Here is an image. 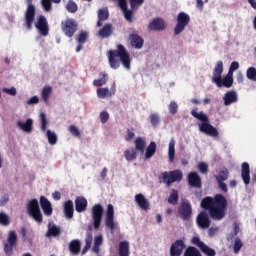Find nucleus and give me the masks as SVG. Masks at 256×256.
Instances as JSON below:
<instances>
[{"label":"nucleus","instance_id":"dca6fc26","mask_svg":"<svg viewBox=\"0 0 256 256\" xmlns=\"http://www.w3.org/2000/svg\"><path fill=\"white\" fill-rule=\"evenodd\" d=\"M149 31H165L167 22L163 18H154L148 25Z\"/></svg>","mask_w":256,"mask_h":256},{"label":"nucleus","instance_id":"9b49d317","mask_svg":"<svg viewBox=\"0 0 256 256\" xmlns=\"http://www.w3.org/2000/svg\"><path fill=\"white\" fill-rule=\"evenodd\" d=\"M193 214V208H191V203L189 201L181 202L178 208V215L182 221H189L191 215Z\"/></svg>","mask_w":256,"mask_h":256},{"label":"nucleus","instance_id":"ea45409f","mask_svg":"<svg viewBox=\"0 0 256 256\" xmlns=\"http://www.w3.org/2000/svg\"><path fill=\"white\" fill-rule=\"evenodd\" d=\"M168 159L170 163L175 161V140H170L169 147H168Z\"/></svg>","mask_w":256,"mask_h":256},{"label":"nucleus","instance_id":"e2e57ef3","mask_svg":"<svg viewBox=\"0 0 256 256\" xmlns=\"http://www.w3.org/2000/svg\"><path fill=\"white\" fill-rule=\"evenodd\" d=\"M100 121H101L102 124L107 123V121H109V112L102 111L100 113Z\"/></svg>","mask_w":256,"mask_h":256},{"label":"nucleus","instance_id":"a878e982","mask_svg":"<svg viewBox=\"0 0 256 256\" xmlns=\"http://www.w3.org/2000/svg\"><path fill=\"white\" fill-rule=\"evenodd\" d=\"M99 37L101 39H108V37H111L113 35V24L107 23L105 24L99 31H98Z\"/></svg>","mask_w":256,"mask_h":256},{"label":"nucleus","instance_id":"680f3d73","mask_svg":"<svg viewBox=\"0 0 256 256\" xmlns=\"http://www.w3.org/2000/svg\"><path fill=\"white\" fill-rule=\"evenodd\" d=\"M3 93H7L8 95H11L12 97H15L17 95V88L11 87V88H3Z\"/></svg>","mask_w":256,"mask_h":256},{"label":"nucleus","instance_id":"2f4dec72","mask_svg":"<svg viewBox=\"0 0 256 256\" xmlns=\"http://www.w3.org/2000/svg\"><path fill=\"white\" fill-rule=\"evenodd\" d=\"M170 180L172 183H179V181L183 180V171L176 169L170 171Z\"/></svg>","mask_w":256,"mask_h":256},{"label":"nucleus","instance_id":"338daca9","mask_svg":"<svg viewBox=\"0 0 256 256\" xmlns=\"http://www.w3.org/2000/svg\"><path fill=\"white\" fill-rule=\"evenodd\" d=\"M9 203V194H4L0 199V205L4 206Z\"/></svg>","mask_w":256,"mask_h":256},{"label":"nucleus","instance_id":"ddd939ff","mask_svg":"<svg viewBox=\"0 0 256 256\" xmlns=\"http://www.w3.org/2000/svg\"><path fill=\"white\" fill-rule=\"evenodd\" d=\"M35 27L42 37H47V35H49V23L47 22V18L45 16L40 15L38 17Z\"/></svg>","mask_w":256,"mask_h":256},{"label":"nucleus","instance_id":"79ce46f5","mask_svg":"<svg viewBox=\"0 0 256 256\" xmlns=\"http://www.w3.org/2000/svg\"><path fill=\"white\" fill-rule=\"evenodd\" d=\"M126 161H135L137 159V151L135 148L128 149L124 152Z\"/></svg>","mask_w":256,"mask_h":256},{"label":"nucleus","instance_id":"a19ab883","mask_svg":"<svg viewBox=\"0 0 256 256\" xmlns=\"http://www.w3.org/2000/svg\"><path fill=\"white\" fill-rule=\"evenodd\" d=\"M168 203H170V205H177V203H179V192L176 189L171 190Z\"/></svg>","mask_w":256,"mask_h":256},{"label":"nucleus","instance_id":"de8ad7c7","mask_svg":"<svg viewBox=\"0 0 256 256\" xmlns=\"http://www.w3.org/2000/svg\"><path fill=\"white\" fill-rule=\"evenodd\" d=\"M48 143L50 145H57V134L55 132H52L51 130H47L46 132Z\"/></svg>","mask_w":256,"mask_h":256},{"label":"nucleus","instance_id":"4d7b16f0","mask_svg":"<svg viewBox=\"0 0 256 256\" xmlns=\"http://www.w3.org/2000/svg\"><path fill=\"white\" fill-rule=\"evenodd\" d=\"M68 131L71 133V135H73V137H81L79 128L73 124L69 126Z\"/></svg>","mask_w":256,"mask_h":256},{"label":"nucleus","instance_id":"3c124183","mask_svg":"<svg viewBox=\"0 0 256 256\" xmlns=\"http://www.w3.org/2000/svg\"><path fill=\"white\" fill-rule=\"evenodd\" d=\"M150 123L152 127H157V125L161 123V119L159 118V115L156 113L150 114Z\"/></svg>","mask_w":256,"mask_h":256},{"label":"nucleus","instance_id":"bf43d9fd","mask_svg":"<svg viewBox=\"0 0 256 256\" xmlns=\"http://www.w3.org/2000/svg\"><path fill=\"white\" fill-rule=\"evenodd\" d=\"M242 247H243V242L239 238H236L234 242V247H233L234 253H239Z\"/></svg>","mask_w":256,"mask_h":256},{"label":"nucleus","instance_id":"13d9d810","mask_svg":"<svg viewBox=\"0 0 256 256\" xmlns=\"http://www.w3.org/2000/svg\"><path fill=\"white\" fill-rule=\"evenodd\" d=\"M40 121H41V131H47V115L45 113L40 114Z\"/></svg>","mask_w":256,"mask_h":256},{"label":"nucleus","instance_id":"5fc2aeb1","mask_svg":"<svg viewBox=\"0 0 256 256\" xmlns=\"http://www.w3.org/2000/svg\"><path fill=\"white\" fill-rule=\"evenodd\" d=\"M11 221L9 220V216L3 212H0V224L4 225V227H7Z\"/></svg>","mask_w":256,"mask_h":256},{"label":"nucleus","instance_id":"b1692460","mask_svg":"<svg viewBox=\"0 0 256 256\" xmlns=\"http://www.w3.org/2000/svg\"><path fill=\"white\" fill-rule=\"evenodd\" d=\"M135 202L137 203L138 207L142 209V211H149V208L151 207L149 200H147L143 194H136Z\"/></svg>","mask_w":256,"mask_h":256},{"label":"nucleus","instance_id":"2eb2a0df","mask_svg":"<svg viewBox=\"0 0 256 256\" xmlns=\"http://www.w3.org/2000/svg\"><path fill=\"white\" fill-rule=\"evenodd\" d=\"M197 226L200 229H209L211 227V219H209V214L207 212H200L196 218Z\"/></svg>","mask_w":256,"mask_h":256},{"label":"nucleus","instance_id":"6e6d98bb","mask_svg":"<svg viewBox=\"0 0 256 256\" xmlns=\"http://www.w3.org/2000/svg\"><path fill=\"white\" fill-rule=\"evenodd\" d=\"M197 167L198 171H200V173H202L203 175L209 172V165L205 162H200Z\"/></svg>","mask_w":256,"mask_h":256},{"label":"nucleus","instance_id":"c9c22d12","mask_svg":"<svg viewBox=\"0 0 256 256\" xmlns=\"http://www.w3.org/2000/svg\"><path fill=\"white\" fill-rule=\"evenodd\" d=\"M119 256H129V242L127 241H121L119 243V249H118Z\"/></svg>","mask_w":256,"mask_h":256},{"label":"nucleus","instance_id":"f257e3e1","mask_svg":"<svg viewBox=\"0 0 256 256\" xmlns=\"http://www.w3.org/2000/svg\"><path fill=\"white\" fill-rule=\"evenodd\" d=\"M201 207L208 211L210 218L213 221H223L227 215L229 201L223 194H216L214 197L207 196L202 199Z\"/></svg>","mask_w":256,"mask_h":256},{"label":"nucleus","instance_id":"49530a36","mask_svg":"<svg viewBox=\"0 0 256 256\" xmlns=\"http://www.w3.org/2000/svg\"><path fill=\"white\" fill-rule=\"evenodd\" d=\"M87 39H89V34L86 31H82L79 33L76 41L80 45H85V43H87Z\"/></svg>","mask_w":256,"mask_h":256},{"label":"nucleus","instance_id":"423d86ee","mask_svg":"<svg viewBox=\"0 0 256 256\" xmlns=\"http://www.w3.org/2000/svg\"><path fill=\"white\" fill-rule=\"evenodd\" d=\"M61 29L66 37H73L75 33H77V29H79V25L77 21L72 18H67L65 21L61 22Z\"/></svg>","mask_w":256,"mask_h":256},{"label":"nucleus","instance_id":"cd10ccee","mask_svg":"<svg viewBox=\"0 0 256 256\" xmlns=\"http://www.w3.org/2000/svg\"><path fill=\"white\" fill-rule=\"evenodd\" d=\"M17 127L22 129L25 133H31L33 131V119L28 118L26 122L18 121Z\"/></svg>","mask_w":256,"mask_h":256},{"label":"nucleus","instance_id":"6e6552de","mask_svg":"<svg viewBox=\"0 0 256 256\" xmlns=\"http://www.w3.org/2000/svg\"><path fill=\"white\" fill-rule=\"evenodd\" d=\"M103 205L95 204L91 209V217L93 221V228L97 231L101 227V222L103 221Z\"/></svg>","mask_w":256,"mask_h":256},{"label":"nucleus","instance_id":"8fccbe9b","mask_svg":"<svg viewBox=\"0 0 256 256\" xmlns=\"http://www.w3.org/2000/svg\"><path fill=\"white\" fill-rule=\"evenodd\" d=\"M246 77L249 81H256V68L249 67L246 71Z\"/></svg>","mask_w":256,"mask_h":256},{"label":"nucleus","instance_id":"864d4df0","mask_svg":"<svg viewBox=\"0 0 256 256\" xmlns=\"http://www.w3.org/2000/svg\"><path fill=\"white\" fill-rule=\"evenodd\" d=\"M51 3H53L52 0H41V5H42L44 11L49 13V11H51V9H53V5Z\"/></svg>","mask_w":256,"mask_h":256},{"label":"nucleus","instance_id":"0eeeda50","mask_svg":"<svg viewBox=\"0 0 256 256\" xmlns=\"http://www.w3.org/2000/svg\"><path fill=\"white\" fill-rule=\"evenodd\" d=\"M176 26L174 28V35H180L185 31V27L191 23V17L185 12H180L176 18Z\"/></svg>","mask_w":256,"mask_h":256},{"label":"nucleus","instance_id":"4468645a","mask_svg":"<svg viewBox=\"0 0 256 256\" xmlns=\"http://www.w3.org/2000/svg\"><path fill=\"white\" fill-rule=\"evenodd\" d=\"M105 226L110 229V231H115V209L111 204L107 206Z\"/></svg>","mask_w":256,"mask_h":256},{"label":"nucleus","instance_id":"bb28decb","mask_svg":"<svg viewBox=\"0 0 256 256\" xmlns=\"http://www.w3.org/2000/svg\"><path fill=\"white\" fill-rule=\"evenodd\" d=\"M143 3H145V0H129V5L131 9H128V11H131L132 14L130 15V19H126V21H128L129 23H133V15L135 11H137L139 7L143 5Z\"/></svg>","mask_w":256,"mask_h":256},{"label":"nucleus","instance_id":"774afa93","mask_svg":"<svg viewBox=\"0 0 256 256\" xmlns=\"http://www.w3.org/2000/svg\"><path fill=\"white\" fill-rule=\"evenodd\" d=\"M94 245H98L101 247V245H103V236L102 235H98L94 238Z\"/></svg>","mask_w":256,"mask_h":256},{"label":"nucleus","instance_id":"39448f33","mask_svg":"<svg viewBox=\"0 0 256 256\" xmlns=\"http://www.w3.org/2000/svg\"><path fill=\"white\" fill-rule=\"evenodd\" d=\"M27 212L36 223L39 225L43 223V214L41 213V208L39 207V201H37V199H32L28 202Z\"/></svg>","mask_w":256,"mask_h":256},{"label":"nucleus","instance_id":"a211bd4d","mask_svg":"<svg viewBox=\"0 0 256 256\" xmlns=\"http://www.w3.org/2000/svg\"><path fill=\"white\" fill-rule=\"evenodd\" d=\"M183 249H185V242L183 240H176L171 244L170 256H181Z\"/></svg>","mask_w":256,"mask_h":256},{"label":"nucleus","instance_id":"c03bdc74","mask_svg":"<svg viewBox=\"0 0 256 256\" xmlns=\"http://www.w3.org/2000/svg\"><path fill=\"white\" fill-rule=\"evenodd\" d=\"M215 178L217 182L227 181L229 179V170L227 168L220 170Z\"/></svg>","mask_w":256,"mask_h":256},{"label":"nucleus","instance_id":"473e14b6","mask_svg":"<svg viewBox=\"0 0 256 256\" xmlns=\"http://www.w3.org/2000/svg\"><path fill=\"white\" fill-rule=\"evenodd\" d=\"M155 153H157V143L152 141L146 148L145 159H151V157H153Z\"/></svg>","mask_w":256,"mask_h":256},{"label":"nucleus","instance_id":"aec40b11","mask_svg":"<svg viewBox=\"0 0 256 256\" xmlns=\"http://www.w3.org/2000/svg\"><path fill=\"white\" fill-rule=\"evenodd\" d=\"M241 178L244 185H249V183H251V168L247 162H244L241 165Z\"/></svg>","mask_w":256,"mask_h":256},{"label":"nucleus","instance_id":"f3484780","mask_svg":"<svg viewBox=\"0 0 256 256\" xmlns=\"http://www.w3.org/2000/svg\"><path fill=\"white\" fill-rule=\"evenodd\" d=\"M187 181L190 187H194L195 189H201L202 187L201 176L197 172L188 173Z\"/></svg>","mask_w":256,"mask_h":256},{"label":"nucleus","instance_id":"412c9836","mask_svg":"<svg viewBox=\"0 0 256 256\" xmlns=\"http://www.w3.org/2000/svg\"><path fill=\"white\" fill-rule=\"evenodd\" d=\"M129 39L131 47H133L134 49H143L145 40H143V38L139 36L137 33L130 34Z\"/></svg>","mask_w":256,"mask_h":256},{"label":"nucleus","instance_id":"6ab92c4d","mask_svg":"<svg viewBox=\"0 0 256 256\" xmlns=\"http://www.w3.org/2000/svg\"><path fill=\"white\" fill-rule=\"evenodd\" d=\"M40 207L46 217H51V215H53V206L47 197H40Z\"/></svg>","mask_w":256,"mask_h":256},{"label":"nucleus","instance_id":"f03ea898","mask_svg":"<svg viewBox=\"0 0 256 256\" xmlns=\"http://www.w3.org/2000/svg\"><path fill=\"white\" fill-rule=\"evenodd\" d=\"M117 57H119L121 62ZM108 62L111 69H119V67H121V63L125 69H131V57L123 44H119L116 50H110L108 52Z\"/></svg>","mask_w":256,"mask_h":256},{"label":"nucleus","instance_id":"393cba45","mask_svg":"<svg viewBox=\"0 0 256 256\" xmlns=\"http://www.w3.org/2000/svg\"><path fill=\"white\" fill-rule=\"evenodd\" d=\"M93 243V227L89 226L87 233H86V238H85V246L82 249V255H85L89 249H91V244Z\"/></svg>","mask_w":256,"mask_h":256},{"label":"nucleus","instance_id":"7ed1b4c3","mask_svg":"<svg viewBox=\"0 0 256 256\" xmlns=\"http://www.w3.org/2000/svg\"><path fill=\"white\" fill-rule=\"evenodd\" d=\"M198 109L194 108L191 110V115L194 119L201 121L199 124V131L208 135V137H219V131L213 125L209 123V116L203 111L197 112Z\"/></svg>","mask_w":256,"mask_h":256},{"label":"nucleus","instance_id":"58836bf2","mask_svg":"<svg viewBox=\"0 0 256 256\" xmlns=\"http://www.w3.org/2000/svg\"><path fill=\"white\" fill-rule=\"evenodd\" d=\"M113 95H115V91L111 92L109 91V88L97 89V97H99V99H105L106 97H112Z\"/></svg>","mask_w":256,"mask_h":256},{"label":"nucleus","instance_id":"0e129e2a","mask_svg":"<svg viewBox=\"0 0 256 256\" xmlns=\"http://www.w3.org/2000/svg\"><path fill=\"white\" fill-rule=\"evenodd\" d=\"M237 69H239V62L234 61V62H232V63L230 64L228 73H229L230 75H233V72H234V71H237Z\"/></svg>","mask_w":256,"mask_h":256},{"label":"nucleus","instance_id":"1a4fd4ad","mask_svg":"<svg viewBox=\"0 0 256 256\" xmlns=\"http://www.w3.org/2000/svg\"><path fill=\"white\" fill-rule=\"evenodd\" d=\"M27 1V9L24 14V19H25V26L27 29L31 30L33 29V23L35 21V5H33V0H26Z\"/></svg>","mask_w":256,"mask_h":256},{"label":"nucleus","instance_id":"72a5a7b5","mask_svg":"<svg viewBox=\"0 0 256 256\" xmlns=\"http://www.w3.org/2000/svg\"><path fill=\"white\" fill-rule=\"evenodd\" d=\"M59 235H61V228L57 225L51 226V224H49L46 237H59Z\"/></svg>","mask_w":256,"mask_h":256},{"label":"nucleus","instance_id":"603ef678","mask_svg":"<svg viewBox=\"0 0 256 256\" xmlns=\"http://www.w3.org/2000/svg\"><path fill=\"white\" fill-rule=\"evenodd\" d=\"M168 111L171 115H177V111H179V105H177L175 101H171L168 106Z\"/></svg>","mask_w":256,"mask_h":256},{"label":"nucleus","instance_id":"a18cd8bd","mask_svg":"<svg viewBox=\"0 0 256 256\" xmlns=\"http://www.w3.org/2000/svg\"><path fill=\"white\" fill-rule=\"evenodd\" d=\"M66 11H68V13H75L76 11H79V6H77V3L73 0H68L67 4H66Z\"/></svg>","mask_w":256,"mask_h":256},{"label":"nucleus","instance_id":"c85d7f7f","mask_svg":"<svg viewBox=\"0 0 256 256\" xmlns=\"http://www.w3.org/2000/svg\"><path fill=\"white\" fill-rule=\"evenodd\" d=\"M75 208L73 206V200H67L64 203V215L67 219H73V213Z\"/></svg>","mask_w":256,"mask_h":256},{"label":"nucleus","instance_id":"f704fd0d","mask_svg":"<svg viewBox=\"0 0 256 256\" xmlns=\"http://www.w3.org/2000/svg\"><path fill=\"white\" fill-rule=\"evenodd\" d=\"M159 181H160V183H165L167 185V187H171V185H173V182L171 180V173H170V171L162 172L159 175Z\"/></svg>","mask_w":256,"mask_h":256},{"label":"nucleus","instance_id":"4be33fe9","mask_svg":"<svg viewBox=\"0 0 256 256\" xmlns=\"http://www.w3.org/2000/svg\"><path fill=\"white\" fill-rule=\"evenodd\" d=\"M89 203L87 202V198L83 196H77L75 199V209L77 213H83L87 211V205Z\"/></svg>","mask_w":256,"mask_h":256},{"label":"nucleus","instance_id":"20e7f679","mask_svg":"<svg viewBox=\"0 0 256 256\" xmlns=\"http://www.w3.org/2000/svg\"><path fill=\"white\" fill-rule=\"evenodd\" d=\"M223 75V61H218L215 65L213 71L212 81L217 85V87H226V89H230L233 87V74H227L224 78H221Z\"/></svg>","mask_w":256,"mask_h":256},{"label":"nucleus","instance_id":"5701e85b","mask_svg":"<svg viewBox=\"0 0 256 256\" xmlns=\"http://www.w3.org/2000/svg\"><path fill=\"white\" fill-rule=\"evenodd\" d=\"M223 101L226 107H229V105H233V103H237V101H239L237 92L233 90L226 92L223 97Z\"/></svg>","mask_w":256,"mask_h":256},{"label":"nucleus","instance_id":"7c9ffc66","mask_svg":"<svg viewBox=\"0 0 256 256\" xmlns=\"http://www.w3.org/2000/svg\"><path fill=\"white\" fill-rule=\"evenodd\" d=\"M69 251L72 253V255H79L81 252V241L72 240L69 243Z\"/></svg>","mask_w":256,"mask_h":256},{"label":"nucleus","instance_id":"9d476101","mask_svg":"<svg viewBox=\"0 0 256 256\" xmlns=\"http://www.w3.org/2000/svg\"><path fill=\"white\" fill-rule=\"evenodd\" d=\"M191 241H192L193 245H195L196 247H199L200 251L204 255H206V256L217 255V252L215 251V249L207 246V244H205V242L201 241V238H199L198 236H194Z\"/></svg>","mask_w":256,"mask_h":256},{"label":"nucleus","instance_id":"052dcab7","mask_svg":"<svg viewBox=\"0 0 256 256\" xmlns=\"http://www.w3.org/2000/svg\"><path fill=\"white\" fill-rule=\"evenodd\" d=\"M135 138V130L133 128L127 129V134L125 135V141H131Z\"/></svg>","mask_w":256,"mask_h":256},{"label":"nucleus","instance_id":"4c0bfd02","mask_svg":"<svg viewBox=\"0 0 256 256\" xmlns=\"http://www.w3.org/2000/svg\"><path fill=\"white\" fill-rule=\"evenodd\" d=\"M51 93H53V88L51 86H44L41 92V97L44 103H49V97H51Z\"/></svg>","mask_w":256,"mask_h":256},{"label":"nucleus","instance_id":"09e8293b","mask_svg":"<svg viewBox=\"0 0 256 256\" xmlns=\"http://www.w3.org/2000/svg\"><path fill=\"white\" fill-rule=\"evenodd\" d=\"M98 19L100 21H107L109 19V10L107 8H102L98 11Z\"/></svg>","mask_w":256,"mask_h":256},{"label":"nucleus","instance_id":"f8f14e48","mask_svg":"<svg viewBox=\"0 0 256 256\" xmlns=\"http://www.w3.org/2000/svg\"><path fill=\"white\" fill-rule=\"evenodd\" d=\"M13 247H17V233L10 231L6 243H4V253L7 256L13 255Z\"/></svg>","mask_w":256,"mask_h":256},{"label":"nucleus","instance_id":"37998d69","mask_svg":"<svg viewBox=\"0 0 256 256\" xmlns=\"http://www.w3.org/2000/svg\"><path fill=\"white\" fill-rule=\"evenodd\" d=\"M100 76H102L100 79L93 81L95 87H103V85H107V73L102 72L100 73Z\"/></svg>","mask_w":256,"mask_h":256},{"label":"nucleus","instance_id":"c756f323","mask_svg":"<svg viewBox=\"0 0 256 256\" xmlns=\"http://www.w3.org/2000/svg\"><path fill=\"white\" fill-rule=\"evenodd\" d=\"M117 1L125 19H131L132 12L129 11V8L127 6V0H113Z\"/></svg>","mask_w":256,"mask_h":256},{"label":"nucleus","instance_id":"69168bd1","mask_svg":"<svg viewBox=\"0 0 256 256\" xmlns=\"http://www.w3.org/2000/svg\"><path fill=\"white\" fill-rule=\"evenodd\" d=\"M39 103V97L33 96L30 99L27 100V105H37Z\"/></svg>","mask_w":256,"mask_h":256},{"label":"nucleus","instance_id":"e433bc0d","mask_svg":"<svg viewBox=\"0 0 256 256\" xmlns=\"http://www.w3.org/2000/svg\"><path fill=\"white\" fill-rule=\"evenodd\" d=\"M134 145L136 151H139L140 153H145V147L147 144L143 138L137 137L134 141Z\"/></svg>","mask_w":256,"mask_h":256}]
</instances>
